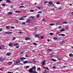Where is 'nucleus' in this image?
<instances>
[{
    "label": "nucleus",
    "mask_w": 73,
    "mask_h": 73,
    "mask_svg": "<svg viewBox=\"0 0 73 73\" xmlns=\"http://www.w3.org/2000/svg\"><path fill=\"white\" fill-rule=\"evenodd\" d=\"M47 5L48 7H51L52 5H53V7H55V5L53 3V2L52 1L49 2L48 4Z\"/></svg>",
    "instance_id": "nucleus-1"
},
{
    "label": "nucleus",
    "mask_w": 73,
    "mask_h": 73,
    "mask_svg": "<svg viewBox=\"0 0 73 73\" xmlns=\"http://www.w3.org/2000/svg\"><path fill=\"white\" fill-rule=\"evenodd\" d=\"M21 60H18L17 61L16 65H20L21 64Z\"/></svg>",
    "instance_id": "nucleus-2"
},
{
    "label": "nucleus",
    "mask_w": 73,
    "mask_h": 73,
    "mask_svg": "<svg viewBox=\"0 0 73 73\" xmlns=\"http://www.w3.org/2000/svg\"><path fill=\"white\" fill-rule=\"evenodd\" d=\"M42 65H44L45 64V60L43 61L42 62Z\"/></svg>",
    "instance_id": "nucleus-3"
},
{
    "label": "nucleus",
    "mask_w": 73,
    "mask_h": 73,
    "mask_svg": "<svg viewBox=\"0 0 73 73\" xmlns=\"http://www.w3.org/2000/svg\"><path fill=\"white\" fill-rule=\"evenodd\" d=\"M29 71L30 73H33V70H32V68L30 69Z\"/></svg>",
    "instance_id": "nucleus-4"
},
{
    "label": "nucleus",
    "mask_w": 73,
    "mask_h": 73,
    "mask_svg": "<svg viewBox=\"0 0 73 73\" xmlns=\"http://www.w3.org/2000/svg\"><path fill=\"white\" fill-rule=\"evenodd\" d=\"M9 46H11V47H12V46H13V44L12 43H9Z\"/></svg>",
    "instance_id": "nucleus-5"
},
{
    "label": "nucleus",
    "mask_w": 73,
    "mask_h": 73,
    "mask_svg": "<svg viewBox=\"0 0 73 73\" xmlns=\"http://www.w3.org/2000/svg\"><path fill=\"white\" fill-rule=\"evenodd\" d=\"M31 20H28L26 21L27 23H31Z\"/></svg>",
    "instance_id": "nucleus-6"
},
{
    "label": "nucleus",
    "mask_w": 73,
    "mask_h": 73,
    "mask_svg": "<svg viewBox=\"0 0 73 73\" xmlns=\"http://www.w3.org/2000/svg\"><path fill=\"white\" fill-rule=\"evenodd\" d=\"M24 59H26L25 58H20V60H21V61H24Z\"/></svg>",
    "instance_id": "nucleus-7"
},
{
    "label": "nucleus",
    "mask_w": 73,
    "mask_h": 73,
    "mask_svg": "<svg viewBox=\"0 0 73 73\" xmlns=\"http://www.w3.org/2000/svg\"><path fill=\"white\" fill-rule=\"evenodd\" d=\"M58 36H65V35L63 34H59Z\"/></svg>",
    "instance_id": "nucleus-8"
},
{
    "label": "nucleus",
    "mask_w": 73,
    "mask_h": 73,
    "mask_svg": "<svg viewBox=\"0 0 73 73\" xmlns=\"http://www.w3.org/2000/svg\"><path fill=\"white\" fill-rule=\"evenodd\" d=\"M25 40H31V38H25Z\"/></svg>",
    "instance_id": "nucleus-9"
},
{
    "label": "nucleus",
    "mask_w": 73,
    "mask_h": 73,
    "mask_svg": "<svg viewBox=\"0 0 73 73\" xmlns=\"http://www.w3.org/2000/svg\"><path fill=\"white\" fill-rule=\"evenodd\" d=\"M6 56H11V53H10V52H7L6 54Z\"/></svg>",
    "instance_id": "nucleus-10"
},
{
    "label": "nucleus",
    "mask_w": 73,
    "mask_h": 73,
    "mask_svg": "<svg viewBox=\"0 0 73 73\" xmlns=\"http://www.w3.org/2000/svg\"><path fill=\"white\" fill-rule=\"evenodd\" d=\"M24 64H28V61H25L23 62Z\"/></svg>",
    "instance_id": "nucleus-11"
},
{
    "label": "nucleus",
    "mask_w": 73,
    "mask_h": 73,
    "mask_svg": "<svg viewBox=\"0 0 73 73\" xmlns=\"http://www.w3.org/2000/svg\"><path fill=\"white\" fill-rule=\"evenodd\" d=\"M8 65H12V62H9L8 63Z\"/></svg>",
    "instance_id": "nucleus-12"
},
{
    "label": "nucleus",
    "mask_w": 73,
    "mask_h": 73,
    "mask_svg": "<svg viewBox=\"0 0 73 73\" xmlns=\"http://www.w3.org/2000/svg\"><path fill=\"white\" fill-rule=\"evenodd\" d=\"M3 58H0V61H1V62H3Z\"/></svg>",
    "instance_id": "nucleus-13"
},
{
    "label": "nucleus",
    "mask_w": 73,
    "mask_h": 73,
    "mask_svg": "<svg viewBox=\"0 0 73 73\" xmlns=\"http://www.w3.org/2000/svg\"><path fill=\"white\" fill-rule=\"evenodd\" d=\"M64 42H65V41L63 40L62 41V42H60V44H63L64 43Z\"/></svg>",
    "instance_id": "nucleus-14"
},
{
    "label": "nucleus",
    "mask_w": 73,
    "mask_h": 73,
    "mask_svg": "<svg viewBox=\"0 0 73 73\" xmlns=\"http://www.w3.org/2000/svg\"><path fill=\"white\" fill-rule=\"evenodd\" d=\"M53 39H54V40H58L59 38H57V37H54L53 38Z\"/></svg>",
    "instance_id": "nucleus-15"
},
{
    "label": "nucleus",
    "mask_w": 73,
    "mask_h": 73,
    "mask_svg": "<svg viewBox=\"0 0 73 73\" xmlns=\"http://www.w3.org/2000/svg\"><path fill=\"white\" fill-rule=\"evenodd\" d=\"M73 56V54H69V56L70 57H72Z\"/></svg>",
    "instance_id": "nucleus-16"
},
{
    "label": "nucleus",
    "mask_w": 73,
    "mask_h": 73,
    "mask_svg": "<svg viewBox=\"0 0 73 73\" xmlns=\"http://www.w3.org/2000/svg\"><path fill=\"white\" fill-rule=\"evenodd\" d=\"M40 15H39V14H38L37 15V16H36V17H37V18H39L40 17Z\"/></svg>",
    "instance_id": "nucleus-17"
},
{
    "label": "nucleus",
    "mask_w": 73,
    "mask_h": 73,
    "mask_svg": "<svg viewBox=\"0 0 73 73\" xmlns=\"http://www.w3.org/2000/svg\"><path fill=\"white\" fill-rule=\"evenodd\" d=\"M65 31V29H62L61 30H60V32H64Z\"/></svg>",
    "instance_id": "nucleus-18"
},
{
    "label": "nucleus",
    "mask_w": 73,
    "mask_h": 73,
    "mask_svg": "<svg viewBox=\"0 0 73 73\" xmlns=\"http://www.w3.org/2000/svg\"><path fill=\"white\" fill-rule=\"evenodd\" d=\"M32 69H34V70H36V67L34 66L32 68Z\"/></svg>",
    "instance_id": "nucleus-19"
},
{
    "label": "nucleus",
    "mask_w": 73,
    "mask_h": 73,
    "mask_svg": "<svg viewBox=\"0 0 73 73\" xmlns=\"http://www.w3.org/2000/svg\"><path fill=\"white\" fill-rule=\"evenodd\" d=\"M51 60H52V61H54V62H55L56 61V60L55 59H51Z\"/></svg>",
    "instance_id": "nucleus-20"
},
{
    "label": "nucleus",
    "mask_w": 73,
    "mask_h": 73,
    "mask_svg": "<svg viewBox=\"0 0 73 73\" xmlns=\"http://www.w3.org/2000/svg\"><path fill=\"white\" fill-rule=\"evenodd\" d=\"M48 51L49 52H51V51H52V50H51L50 49H47Z\"/></svg>",
    "instance_id": "nucleus-21"
},
{
    "label": "nucleus",
    "mask_w": 73,
    "mask_h": 73,
    "mask_svg": "<svg viewBox=\"0 0 73 73\" xmlns=\"http://www.w3.org/2000/svg\"><path fill=\"white\" fill-rule=\"evenodd\" d=\"M19 20H25V19L24 18H20L19 19Z\"/></svg>",
    "instance_id": "nucleus-22"
},
{
    "label": "nucleus",
    "mask_w": 73,
    "mask_h": 73,
    "mask_svg": "<svg viewBox=\"0 0 73 73\" xmlns=\"http://www.w3.org/2000/svg\"><path fill=\"white\" fill-rule=\"evenodd\" d=\"M15 12H16V13H20L21 12H20V11H15Z\"/></svg>",
    "instance_id": "nucleus-23"
},
{
    "label": "nucleus",
    "mask_w": 73,
    "mask_h": 73,
    "mask_svg": "<svg viewBox=\"0 0 73 73\" xmlns=\"http://www.w3.org/2000/svg\"><path fill=\"white\" fill-rule=\"evenodd\" d=\"M6 28L7 29H9V28H10V27H9V26H7L6 27Z\"/></svg>",
    "instance_id": "nucleus-24"
},
{
    "label": "nucleus",
    "mask_w": 73,
    "mask_h": 73,
    "mask_svg": "<svg viewBox=\"0 0 73 73\" xmlns=\"http://www.w3.org/2000/svg\"><path fill=\"white\" fill-rule=\"evenodd\" d=\"M8 15H12V13L11 12H9L8 13Z\"/></svg>",
    "instance_id": "nucleus-25"
},
{
    "label": "nucleus",
    "mask_w": 73,
    "mask_h": 73,
    "mask_svg": "<svg viewBox=\"0 0 73 73\" xmlns=\"http://www.w3.org/2000/svg\"><path fill=\"white\" fill-rule=\"evenodd\" d=\"M18 43H16L14 44V46H17V45H18Z\"/></svg>",
    "instance_id": "nucleus-26"
},
{
    "label": "nucleus",
    "mask_w": 73,
    "mask_h": 73,
    "mask_svg": "<svg viewBox=\"0 0 73 73\" xmlns=\"http://www.w3.org/2000/svg\"><path fill=\"white\" fill-rule=\"evenodd\" d=\"M19 34H23V32H22L21 31H20L18 32Z\"/></svg>",
    "instance_id": "nucleus-27"
},
{
    "label": "nucleus",
    "mask_w": 73,
    "mask_h": 73,
    "mask_svg": "<svg viewBox=\"0 0 73 73\" xmlns=\"http://www.w3.org/2000/svg\"><path fill=\"white\" fill-rule=\"evenodd\" d=\"M6 2L7 3H11V1H9V0H6Z\"/></svg>",
    "instance_id": "nucleus-28"
},
{
    "label": "nucleus",
    "mask_w": 73,
    "mask_h": 73,
    "mask_svg": "<svg viewBox=\"0 0 73 73\" xmlns=\"http://www.w3.org/2000/svg\"><path fill=\"white\" fill-rule=\"evenodd\" d=\"M35 37H36L38 38V35H35Z\"/></svg>",
    "instance_id": "nucleus-29"
},
{
    "label": "nucleus",
    "mask_w": 73,
    "mask_h": 73,
    "mask_svg": "<svg viewBox=\"0 0 73 73\" xmlns=\"http://www.w3.org/2000/svg\"><path fill=\"white\" fill-rule=\"evenodd\" d=\"M50 57H53V54L50 55Z\"/></svg>",
    "instance_id": "nucleus-30"
},
{
    "label": "nucleus",
    "mask_w": 73,
    "mask_h": 73,
    "mask_svg": "<svg viewBox=\"0 0 73 73\" xmlns=\"http://www.w3.org/2000/svg\"><path fill=\"white\" fill-rule=\"evenodd\" d=\"M25 22H23L22 23V25H25Z\"/></svg>",
    "instance_id": "nucleus-31"
},
{
    "label": "nucleus",
    "mask_w": 73,
    "mask_h": 73,
    "mask_svg": "<svg viewBox=\"0 0 73 73\" xmlns=\"http://www.w3.org/2000/svg\"><path fill=\"white\" fill-rule=\"evenodd\" d=\"M40 37H41V39H42V38H44V36H40Z\"/></svg>",
    "instance_id": "nucleus-32"
},
{
    "label": "nucleus",
    "mask_w": 73,
    "mask_h": 73,
    "mask_svg": "<svg viewBox=\"0 0 73 73\" xmlns=\"http://www.w3.org/2000/svg\"><path fill=\"white\" fill-rule=\"evenodd\" d=\"M54 25V23H53V24H50V25L52 26V25Z\"/></svg>",
    "instance_id": "nucleus-33"
},
{
    "label": "nucleus",
    "mask_w": 73,
    "mask_h": 73,
    "mask_svg": "<svg viewBox=\"0 0 73 73\" xmlns=\"http://www.w3.org/2000/svg\"><path fill=\"white\" fill-rule=\"evenodd\" d=\"M50 35H51V36H52L53 35V33H50L49 34Z\"/></svg>",
    "instance_id": "nucleus-34"
},
{
    "label": "nucleus",
    "mask_w": 73,
    "mask_h": 73,
    "mask_svg": "<svg viewBox=\"0 0 73 73\" xmlns=\"http://www.w3.org/2000/svg\"><path fill=\"white\" fill-rule=\"evenodd\" d=\"M11 8H13V5H12L10 6Z\"/></svg>",
    "instance_id": "nucleus-35"
},
{
    "label": "nucleus",
    "mask_w": 73,
    "mask_h": 73,
    "mask_svg": "<svg viewBox=\"0 0 73 73\" xmlns=\"http://www.w3.org/2000/svg\"><path fill=\"white\" fill-rule=\"evenodd\" d=\"M24 8V6H21L19 7L20 8Z\"/></svg>",
    "instance_id": "nucleus-36"
},
{
    "label": "nucleus",
    "mask_w": 73,
    "mask_h": 73,
    "mask_svg": "<svg viewBox=\"0 0 73 73\" xmlns=\"http://www.w3.org/2000/svg\"><path fill=\"white\" fill-rule=\"evenodd\" d=\"M65 29H66L68 30V27H66V28H65Z\"/></svg>",
    "instance_id": "nucleus-37"
},
{
    "label": "nucleus",
    "mask_w": 73,
    "mask_h": 73,
    "mask_svg": "<svg viewBox=\"0 0 73 73\" xmlns=\"http://www.w3.org/2000/svg\"><path fill=\"white\" fill-rule=\"evenodd\" d=\"M11 29H15V27H11Z\"/></svg>",
    "instance_id": "nucleus-38"
},
{
    "label": "nucleus",
    "mask_w": 73,
    "mask_h": 73,
    "mask_svg": "<svg viewBox=\"0 0 73 73\" xmlns=\"http://www.w3.org/2000/svg\"><path fill=\"white\" fill-rule=\"evenodd\" d=\"M56 66H53L52 67V68H53V69H56Z\"/></svg>",
    "instance_id": "nucleus-39"
},
{
    "label": "nucleus",
    "mask_w": 73,
    "mask_h": 73,
    "mask_svg": "<svg viewBox=\"0 0 73 73\" xmlns=\"http://www.w3.org/2000/svg\"><path fill=\"white\" fill-rule=\"evenodd\" d=\"M27 16H24L21 17V18H24V17H27Z\"/></svg>",
    "instance_id": "nucleus-40"
},
{
    "label": "nucleus",
    "mask_w": 73,
    "mask_h": 73,
    "mask_svg": "<svg viewBox=\"0 0 73 73\" xmlns=\"http://www.w3.org/2000/svg\"><path fill=\"white\" fill-rule=\"evenodd\" d=\"M16 37H13V40H15V39H16Z\"/></svg>",
    "instance_id": "nucleus-41"
},
{
    "label": "nucleus",
    "mask_w": 73,
    "mask_h": 73,
    "mask_svg": "<svg viewBox=\"0 0 73 73\" xmlns=\"http://www.w3.org/2000/svg\"><path fill=\"white\" fill-rule=\"evenodd\" d=\"M54 9H55L54 8H53V9H51V11H54Z\"/></svg>",
    "instance_id": "nucleus-42"
},
{
    "label": "nucleus",
    "mask_w": 73,
    "mask_h": 73,
    "mask_svg": "<svg viewBox=\"0 0 73 73\" xmlns=\"http://www.w3.org/2000/svg\"><path fill=\"white\" fill-rule=\"evenodd\" d=\"M33 44L34 45H37V43H33Z\"/></svg>",
    "instance_id": "nucleus-43"
},
{
    "label": "nucleus",
    "mask_w": 73,
    "mask_h": 73,
    "mask_svg": "<svg viewBox=\"0 0 73 73\" xmlns=\"http://www.w3.org/2000/svg\"><path fill=\"white\" fill-rule=\"evenodd\" d=\"M48 2H49V1H45L44 3V4H45V3H48Z\"/></svg>",
    "instance_id": "nucleus-44"
},
{
    "label": "nucleus",
    "mask_w": 73,
    "mask_h": 73,
    "mask_svg": "<svg viewBox=\"0 0 73 73\" xmlns=\"http://www.w3.org/2000/svg\"><path fill=\"white\" fill-rule=\"evenodd\" d=\"M56 4H60V2H57L56 3Z\"/></svg>",
    "instance_id": "nucleus-45"
},
{
    "label": "nucleus",
    "mask_w": 73,
    "mask_h": 73,
    "mask_svg": "<svg viewBox=\"0 0 73 73\" xmlns=\"http://www.w3.org/2000/svg\"><path fill=\"white\" fill-rule=\"evenodd\" d=\"M34 11H33V10H30V12H34Z\"/></svg>",
    "instance_id": "nucleus-46"
},
{
    "label": "nucleus",
    "mask_w": 73,
    "mask_h": 73,
    "mask_svg": "<svg viewBox=\"0 0 73 73\" xmlns=\"http://www.w3.org/2000/svg\"><path fill=\"white\" fill-rule=\"evenodd\" d=\"M34 17H35V16H31L30 17V18H34Z\"/></svg>",
    "instance_id": "nucleus-47"
},
{
    "label": "nucleus",
    "mask_w": 73,
    "mask_h": 73,
    "mask_svg": "<svg viewBox=\"0 0 73 73\" xmlns=\"http://www.w3.org/2000/svg\"><path fill=\"white\" fill-rule=\"evenodd\" d=\"M38 13H42V12L41 11H39L38 12Z\"/></svg>",
    "instance_id": "nucleus-48"
},
{
    "label": "nucleus",
    "mask_w": 73,
    "mask_h": 73,
    "mask_svg": "<svg viewBox=\"0 0 73 73\" xmlns=\"http://www.w3.org/2000/svg\"><path fill=\"white\" fill-rule=\"evenodd\" d=\"M45 68L46 69L48 70H49V68H48L47 67H45Z\"/></svg>",
    "instance_id": "nucleus-49"
},
{
    "label": "nucleus",
    "mask_w": 73,
    "mask_h": 73,
    "mask_svg": "<svg viewBox=\"0 0 73 73\" xmlns=\"http://www.w3.org/2000/svg\"><path fill=\"white\" fill-rule=\"evenodd\" d=\"M63 24H67V22H65L63 23Z\"/></svg>",
    "instance_id": "nucleus-50"
},
{
    "label": "nucleus",
    "mask_w": 73,
    "mask_h": 73,
    "mask_svg": "<svg viewBox=\"0 0 73 73\" xmlns=\"http://www.w3.org/2000/svg\"><path fill=\"white\" fill-rule=\"evenodd\" d=\"M2 5L3 6V7H4V6H5V4H3Z\"/></svg>",
    "instance_id": "nucleus-51"
},
{
    "label": "nucleus",
    "mask_w": 73,
    "mask_h": 73,
    "mask_svg": "<svg viewBox=\"0 0 73 73\" xmlns=\"http://www.w3.org/2000/svg\"><path fill=\"white\" fill-rule=\"evenodd\" d=\"M41 70V68H39V67H38V70Z\"/></svg>",
    "instance_id": "nucleus-52"
},
{
    "label": "nucleus",
    "mask_w": 73,
    "mask_h": 73,
    "mask_svg": "<svg viewBox=\"0 0 73 73\" xmlns=\"http://www.w3.org/2000/svg\"><path fill=\"white\" fill-rule=\"evenodd\" d=\"M3 31V29H0V32L2 31Z\"/></svg>",
    "instance_id": "nucleus-53"
},
{
    "label": "nucleus",
    "mask_w": 73,
    "mask_h": 73,
    "mask_svg": "<svg viewBox=\"0 0 73 73\" xmlns=\"http://www.w3.org/2000/svg\"><path fill=\"white\" fill-rule=\"evenodd\" d=\"M12 32H9L8 33V34H10L11 33H12Z\"/></svg>",
    "instance_id": "nucleus-54"
},
{
    "label": "nucleus",
    "mask_w": 73,
    "mask_h": 73,
    "mask_svg": "<svg viewBox=\"0 0 73 73\" xmlns=\"http://www.w3.org/2000/svg\"><path fill=\"white\" fill-rule=\"evenodd\" d=\"M15 21L16 23H17L19 22L18 21L16 20H15Z\"/></svg>",
    "instance_id": "nucleus-55"
},
{
    "label": "nucleus",
    "mask_w": 73,
    "mask_h": 73,
    "mask_svg": "<svg viewBox=\"0 0 73 73\" xmlns=\"http://www.w3.org/2000/svg\"><path fill=\"white\" fill-rule=\"evenodd\" d=\"M29 66H26V68H29Z\"/></svg>",
    "instance_id": "nucleus-56"
},
{
    "label": "nucleus",
    "mask_w": 73,
    "mask_h": 73,
    "mask_svg": "<svg viewBox=\"0 0 73 73\" xmlns=\"http://www.w3.org/2000/svg\"><path fill=\"white\" fill-rule=\"evenodd\" d=\"M25 57H28V55H27V54L26 55Z\"/></svg>",
    "instance_id": "nucleus-57"
},
{
    "label": "nucleus",
    "mask_w": 73,
    "mask_h": 73,
    "mask_svg": "<svg viewBox=\"0 0 73 73\" xmlns=\"http://www.w3.org/2000/svg\"><path fill=\"white\" fill-rule=\"evenodd\" d=\"M37 8L38 9H41V8L40 7H38Z\"/></svg>",
    "instance_id": "nucleus-58"
},
{
    "label": "nucleus",
    "mask_w": 73,
    "mask_h": 73,
    "mask_svg": "<svg viewBox=\"0 0 73 73\" xmlns=\"http://www.w3.org/2000/svg\"><path fill=\"white\" fill-rule=\"evenodd\" d=\"M58 9H59V10H61V8L60 7H59L58 8Z\"/></svg>",
    "instance_id": "nucleus-59"
},
{
    "label": "nucleus",
    "mask_w": 73,
    "mask_h": 73,
    "mask_svg": "<svg viewBox=\"0 0 73 73\" xmlns=\"http://www.w3.org/2000/svg\"><path fill=\"white\" fill-rule=\"evenodd\" d=\"M20 46H17L16 47V48H19V47Z\"/></svg>",
    "instance_id": "nucleus-60"
},
{
    "label": "nucleus",
    "mask_w": 73,
    "mask_h": 73,
    "mask_svg": "<svg viewBox=\"0 0 73 73\" xmlns=\"http://www.w3.org/2000/svg\"><path fill=\"white\" fill-rule=\"evenodd\" d=\"M58 60H59V61H61V59L58 58Z\"/></svg>",
    "instance_id": "nucleus-61"
},
{
    "label": "nucleus",
    "mask_w": 73,
    "mask_h": 73,
    "mask_svg": "<svg viewBox=\"0 0 73 73\" xmlns=\"http://www.w3.org/2000/svg\"><path fill=\"white\" fill-rule=\"evenodd\" d=\"M2 47L3 48H5V46H4V45H3Z\"/></svg>",
    "instance_id": "nucleus-62"
},
{
    "label": "nucleus",
    "mask_w": 73,
    "mask_h": 73,
    "mask_svg": "<svg viewBox=\"0 0 73 73\" xmlns=\"http://www.w3.org/2000/svg\"><path fill=\"white\" fill-rule=\"evenodd\" d=\"M33 62H36V61L34 60L33 61Z\"/></svg>",
    "instance_id": "nucleus-63"
},
{
    "label": "nucleus",
    "mask_w": 73,
    "mask_h": 73,
    "mask_svg": "<svg viewBox=\"0 0 73 73\" xmlns=\"http://www.w3.org/2000/svg\"><path fill=\"white\" fill-rule=\"evenodd\" d=\"M42 73H47V72H42Z\"/></svg>",
    "instance_id": "nucleus-64"
}]
</instances>
